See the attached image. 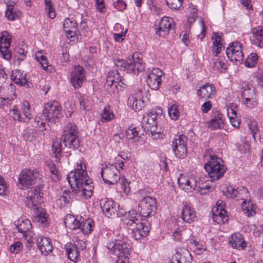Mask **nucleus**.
Instances as JSON below:
<instances>
[{"mask_svg":"<svg viewBox=\"0 0 263 263\" xmlns=\"http://www.w3.org/2000/svg\"><path fill=\"white\" fill-rule=\"evenodd\" d=\"M22 243L20 241H17L10 247V250L13 253H18L22 248Z\"/></svg>","mask_w":263,"mask_h":263,"instance_id":"nucleus-59","label":"nucleus"},{"mask_svg":"<svg viewBox=\"0 0 263 263\" xmlns=\"http://www.w3.org/2000/svg\"><path fill=\"white\" fill-rule=\"evenodd\" d=\"M192 259V256L188 250L178 248L169 263H191Z\"/></svg>","mask_w":263,"mask_h":263,"instance_id":"nucleus-20","label":"nucleus"},{"mask_svg":"<svg viewBox=\"0 0 263 263\" xmlns=\"http://www.w3.org/2000/svg\"><path fill=\"white\" fill-rule=\"evenodd\" d=\"M123 217L124 224L133 227L132 236L135 239L139 240L147 235L149 227L145 225V222L140 214L135 211H130L125 213Z\"/></svg>","mask_w":263,"mask_h":263,"instance_id":"nucleus-2","label":"nucleus"},{"mask_svg":"<svg viewBox=\"0 0 263 263\" xmlns=\"http://www.w3.org/2000/svg\"><path fill=\"white\" fill-rule=\"evenodd\" d=\"M221 124L219 120L212 119L208 123V126L211 129H215L220 128Z\"/></svg>","mask_w":263,"mask_h":263,"instance_id":"nucleus-61","label":"nucleus"},{"mask_svg":"<svg viewBox=\"0 0 263 263\" xmlns=\"http://www.w3.org/2000/svg\"><path fill=\"white\" fill-rule=\"evenodd\" d=\"M62 143L59 140H54L52 143V151L54 154L57 162H60L62 153Z\"/></svg>","mask_w":263,"mask_h":263,"instance_id":"nucleus-43","label":"nucleus"},{"mask_svg":"<svg viewBox=\"0 0 263 263\" xmlns=\"http://www.w3.org/2000/svg\"><path fill=\"white\" fill-rule=\"evenodd\" d=\"M65 249L69 259L74 262H77L79 258V252L78 250V247L76 245L67 243L65 246Z\"/></svg>","mask_w":263,"mask_h":263,"instance_id":"nucleus-33","label":"nucleus"},{"mask_svg":"<svg viewBox=\"0 0 263 263\" xmlns=\"http://www.w3.org/2000/svg\"><path fill=\"white\" fill-rule=\"evenodd\" d=\"M187 138L186 136L180 135L176 136L172 142V149L175 156L183 159L187 155Z\"/></svg>","mask_w":263,"mask_h":263,"instance_id":"nucleus-11","label":"nucleus"},{"mask_svg":"<svg viewBox=\"0 0 263 263\" xmlns=\"http://www.w3.org/2000/svg\"><path fill=\"white\" fill-rule=\"evenodd\" d=\"M162 114L163 111L160 107L152 109L146 117H143L142 121L144 129L149 131L155 138L159 137L160 133L158 131L157 120Z\"/></svg>","mask_w":263,"mask_h":263,"instance_id":"nucleus-5","label":"nucleus"},{"mask_svg":"<svg viewBox=\"0 0 263 263\" xmlns=\"http://www.w3.org/2000/svg\"><path fill=\"white\" fill-rule=\"evenodd\" d=\"M11 36L7 32H2V35L0 37V52L2 57L6 59H11L12 54L9 51Z\"/></svg>","mask_w":263,"mask_h":263,"instance_id":"nucleus-19","label":"nucleus"},{"mask_svg":"<svg viewBox=\"0 0 263 263\" xmlns=\"http://www.w3.org/2000/svg\"><path fill=\"white\" fill-rule=\"evenodd\" d=\"M174 25V20L172 18L163 17L156 25V34L159 36L165 37L168 34Z\"/></svg>","mask_w":263,"mask_h":263,"instance_id":"nucleus-14","label":"nucleus"},{"mask_svg":"<svg viewBox=\"0 0 263 263\" xmlns=\"http://www.w3.org/2000/svg\"><path fill=\"white\" fill-rule=\"evenodd\" d=\"M248 125L253 138L255 139V134L258 132L257 122L255 121H249Z\"/></svg>","mask_w":263,"mask_h":263,"instance_id":"nucleus-56","label":"nucleus"},{"mask_svg":"<svg viewBox=\"0 0 263 263\" xmlns=\"http://www.w3.org/2000/svg\"><path fill=\"white\" fill-rule=\"evenodd\" d=\"M204 168L211 178V181L220 179L223 176L227 169L223 165V161L214 156H210V160L204 164Z\"/></svg>","mask_w":263,"mask_h":263,"instance_id":"nucleus-4","label":"nucleus"},{"mask_svg":"<svg viewBox=\"0 0 263 263\" xmlns=\"http://www.w3.org/2000/svg\"><path fill=\"white\" fill-rule=\"evenodd\" d=\"M83 218L82 217H76L74 215L69 214L65 218L64 224L66 227L69 229L71 230H79Z\"/></svg>","mask_w":263,"mask_h":263,"instance_id":"nucleus-26","label":"nucleus"},{"mask_svg":"<svg viewBox=\"0 0 263 263\" xmlns=\"http://www.w3.org/2000/svg\"><path fill=\"white\" fill-rule=\"evenodd\" d=\"M79 102L81 108L84 110L89 109V102L86 98L83 97H80L79 98Z\"/></svg>","mask_w":263,"mask_h":263,"instance_id":"nucleus-62","label":"nucleus"},{"mask_svg":"<svg viewBox=\"0 0 263 263\" xmlns=\"http://www.w3.org/2000/svg\"><path fill=\"white\" fill-rule=\"evenodd\" d=\"M11 117L12 119L15 121H18V122H23V118L21 116V114L18 110L14 107L12 110H10Z\"/></svg>","mask_w":263,"mask_h":263,"instance_id":"nucleus-58","label":"nucleus"},{"mask_svg":"<svg viewBox=\"0 0 263 263\" xmlns=\"http://www.w3.org/2000/svg\"><path fill=\"white\" fill-rule=\"evenodd\" d=\"M3 97L9 101H13L15 97V86L12 84H6L1 88Z\"/></svg>","mask_w":263,"mask_h":263,"instance_id":"nucleus-36","label":"nucleus"},{"mask_svg":"<svg viewBox=\"0 0 263 263\" xmlns=\"http://www.w3.org/2000/svg\"><path fill=\"white\" fill-rule=\"evenodd\" d=\"M20 11L14 8V5L10 4L7 5V8L5 11V16L10 21H14L21 15Z\"/></svg>","mask_w":263,"mask_h":263,"instance_id":"nucleus-41","label":"nucleus"},{"mask_svg":"<svg viewBox=\"0 0 263 263\" xmlns=\"http://www.w3.org/2000/svg\"><path fill=\"white\" fill-rule=\"evenodd\" d=\"M197 94L200 99H211L216 94L215 87L213 84L206 83L197 89Z\"/></svg>","mask_w":263,"mask_h":263,"instance_id":"nucleus-23","label":"nucleus"},{"mask_svg":"<svg viewBox=\"0 0 263 263\" xmlns=\"http://www.w3.org/2000/svg\"><path fill=\"white\" fill-rule=\"evenodd\" d=\"M101 177L105 183L114 184L120 179V173L117 167L108 163L103 165L101 172Z\"/></svg>","mask_w":263,"mask_h":263,"instance_id":"nucleus-7","label":"nucleus"},{"mask_svg":"<svg viewBox=\"0 0 263 263\" xmlns=\"http://www.w3.org/2000/svg\"><path fill=\"white\" fill-rule=\"evenodd\" d=\"M102 119L105 121H109L111 120L114 118V115L110 109V107L108 106H105L103 112L102 113Z\"/></svg>","mask_w":263,"mask_h":263,"instance_id":"nucleus-51","label":"nucleus"},{"mask_svg":"<svg viewBox=\"0 0 263 263\" xmlns=\"http://www.w3.org/2000/svg\"><path fill=\"white\" fill-rule=\"evenodd\" d=\"M36 137V132L33 129H28L24 134V139L26 141H31L35 139Z\"/></svg>","mask_w":263,"mask_h":263,"instance_id":"nucleus-57","label":"nucleus"},{"mask_svg":"<svg viewBox=\"0 0 263 263\" xmlns=\"http://www.w3.org/2000/svg\"><path fill=\"white\" fill-rule=\"evenodd\" d=\"M212 68L214 70L223 72L227 69V65L221 61H215L213 64Z\"/></svg>","mask_w":263,"mask_h":263,"instance_id":"nucleus-53","label":"nucleus"},{"mask_svg":"<svg viewBox=\"0 0 263 263\" xmlns=\"http://www.w3.org/2000/svg\"><path fill=\"white\" fill-rule=\"evenodd\" d=\"M26 204L31 209L40 208L39 204L43 202V193L41 187L37 185L28 192Z\"/></svg>","mask_w":263,"mask_h":263,"instance_id":"nucleus-9","label":"nucleus"},{"mask_svg":"<svg viewBox=\"0 0 263 263\" xmlns=\"http://www.w3.org/2000/svg\"><path fill=\"white\" fill-rule=\"evenodd\" d=\"M190 243L192 246L195 253L198 255L202 254L205 250L202 245L196 240L191 239Z\"/></svg>","mask_w":263,"mask_h":263,"instance_id":"nucleus-49","label":"nucleus"},{"mask_svg":"<svg viewBox=\"0 0 263 263\" xmlns=\"http://www.w3.org/2000/svg\"><path fill=\"white\" fill-rule=\"evenodd\" d=\"M183 0H166L167 6L172 9H178L182 4Z\"/></svg>","mask_w":263,"mask_h":263,"instance_id":"nucleus-55","label":"nucleus"},{"mask_svg":"<svg viewBox=\"0 0 263 263\" xmlns=\"http://www.w3.org/2000/svg\"><path fill=\"white\" fill-rule=\"evenodd\" d=\"M12 81L17 85L24 86L26 85L29 87L28 81L26 78V73L20 70H13L11 76Z\"/></svg>","mask_w":263,"mask_h":263,"instance_id":"nucleus-32","label":"nucleus"},{"mask_svg":"<svg viewBox=\"0 0 263 263\" xmlns=\"http://www.w3.org/2000/svg\"><path fill=\"white\" fill-rule=\"evenodd\" d=\"M242 88L243 89L242 96L245 100H249L250 99L255 98V89L251 84L247 82H243Z\"/></svg>","mask_w":263,"mask_h":263,"instance_id":"nucleus-39","label":"nucleus"},{"mask_svg":"<svg viewBox=\"0 0 263 263\" xmlns=\"http://www.w3.org/2000/svg\"><path fill=\"white\" fill-rule=\"evenodd\" d=\"M92 224L93 221L92 220L88 219L84 221L83 218L79 230L84 234H89L92 231Z\"/></svg>","mask_w":263,"mask_h":263,"instance_id":"nucleus-45","label":"nucleus"},{"mask_svg":"<svg viewBox=\"0 0 263 263\" xmlns=\"http://www.w3.org/2000/svg\"><path fill=\"white\" fill-rule=\"evenodd\" d=\"M69 193L64 191L56 196L55 201L57 205L62 208L65 206L69 202Z\"/></svg>","mask_w":263,"mask_h":263,"instance_id":"nucleus-40","label":"nucleus"},{"mask_svg":"<svg viewBox=\"0 0 263 263\" xmlns=\"http://www.w3.org/2000/svg\"><path fill=\"white\" fill-rule=\"evenodd\" d=\"M226 54L228 58L232 62L241 63L243 58V54L241 43L236 42L230 44L227 48Z\"/></svg>","mask_w":263,"mask_h":263,"instance_id":"nucleus-13","label":"nucleus"},{"mask_svg":"<svg viewBox=\"0 0 263 263\" xmlns=\"http://www.w3.org/2000/svg\"><path fill=\"white\" fill-rule=\"evenodd\" d=\"M162 74L163 72L159 68H154L149 72L146 83L152 89L157 90L159 88Z\"/></svg>","mask_w":263,"mask_h":263,"instance_id":"nucleus-15","label":"nucleus"},{"mask_svg":"<svg viewBox=\"0 0 263 263\" xmlns=\"http://www.w3.org/2000/svg\"><path fill=\"white\" fill-rule=\"evenodd\" d=\"M62 117V107L59 103L57 101L49 102L44 105L40 125H38V126L40 128H43L42 131L44 130H49L50 129L48 127H50V125L48 124L46 126L44 121L51 122L55 119H60ZM53 122H55L54 121Z\"/></svg>","mask_w":263,"mask_h":263,"instance_id":"nucleus-3","label":"nucleus"},{"mask_svg":"<svg viewBox=\"0 0 263 263\" xmlns=\"http://www.w3.org/2000/svg\"><path fill=\"white\" fill-rule=\"evenodd\" d=\"M96 7L101 12L106 11L104 0H96Z\"/></svg>","mask_w":263,"mask_h":263,"instance_id":"nucleus-64","label":"nucleus"},{"mask_svg":"<svg viewBox=\"0 0 263 263\" xmlns=\"http://www.w3.org/2000/svg\"><path fill=\"white\" fill-rule=\"evenodd\" d=\"M257 60V55L255 53H252L247 58L245 63V66L249 68H252L255 66Z\"/></svg>","mask_w":263,"mask_h":263,"instance_id":"nucleus-48","label":"nucleus"},{"mask_svg":"<svg viewBox=\"0 0 263 263\" xmlns=\"http://www.w3.org/2000/svg\"><path fill=\"white\" fill-rule=\"evenodd\" d=\"M245 198L243 199V201L241 204L242 210L244 214L247 215L248 216H252L255 214V212L253 209V205L250 201H247Z\"/></svg>","mask_w":263,"mask_h":263,"instance_id":"nucleus-46","label":"nucleus"},{"mask_svg":"<svg viewBox=\"0 0 263 263\" xmlns=\"http://www.w3.org/2000/svg\"><path fill=\"white\" fill-rule=\"evenodd\" d=\"M46 11L51 19L55 17V12L51 0H44Z\"/></svg>","mask_w":263,"mask_h":263,"instance_id":"nucleus-47","label":"nucleus"},{"mask_svg":"<svg viewBox=\"0 0 263 263\" xmlns=\"http://www.w3.org/2000/svg\"><path fill=\"white\" fill-rule=\"evenodd\" d=\"M212 40L213 41V53L215 56H217L222 48V35L220 33L215 32L213 34Z\"/></svg>","mask_w":263,"mask_h":263,"instance_id":"nucleus-35","label":"nucleus"},{"mask_svg":"<svg viewBox=\"0 0 263 263\" xmlns=\"http://www.w3.org/2000/svg\"><path fill=\"white\" fill-rule=\"evenodd\" d=\"M189 11L190 14L187 17V22L191 24L195 21L197 17V10L194 6L191 5L189 7Z\"/></svg>","mask_w":263,"mask_h":263,"instance_id":"nucleus-50","label":"nucleus"},{"mask_svg":"<svg viewBox=\"0 0 263 263\" xmlns=\"http://www.w3.org/2000/svg\"><path fill=\"white\" fill-rule=\"evenodd\" d=\"M39 172L35 170L24 169L22 171L18 178L21 189H28L35 183V180L39 178Z\"/></svg>","mask_w":263,"mask_h":263,"instance_id":"nucleus-8","label":"nucleus"},{"mask_svg":"<svg viewBox=\"0 0 263 263\" xmlns=\"http://www.w3.org/2000/svg\"><path fill=\"white\" fill-rule=\"evenodd\" d=\"M35 210V216L34 217V221L39 223L41 226L45 227L49 224L48 216L45 209L41 208L34 209Z\"/></svg>","mask_w":263,"mask_h":263,"instance_id":"nucleus-30","label":"nucleus"},{"mask_svg":"<svg viewBox=\"0 0 263 263\" xmlns=\"http://www.w3.org/2000/svg\"><path fill=\"white\" fill-rule=\"evenodd\" d=\"M100 206L102 212L107 217L120 216L118 212L119 205L112 200L104 198L100 201Z\"/></svg>","mask_w":263,"mask_h":263,"instance_id":"nucleus-12","label":"nucleus"},{"mask_svg":"<svg viewBox=\"0 0 263 263\" xmlns=\"http://www.w3.org/2000/svg\"><path fill=\"white\" fill-rule=\"evenodd\" d=\"M14 225L17 231L22 234V236H27V233L31 232L32 228L30 221L28 219L21 218L15 221Z\"/></svg>","mask_w":263,"mask_h":263,"instance_id":"nucleus-25","label":"nucleus"},{"mask_svg":"<svg viewBox=\"0 0 263 263\" xmlns=\"http://www.w3.org/2000/svg\"><path fill=\"white\" fill-rule=\"evenodd\" d=\"M142 60L139 53L136 52L128 58V73L138 74L139 72L143 70L142 65Z\"/></svg>","mask_w":263,"mask_h":263,"instance_id":"nucleus-16","label":"nucleus"},{"mask_svg":"<svg viewBox=\"0 0 263 263\" xmlns=\"http://www.w3.org/2000/svg\"><path fill=\"white\" fill-rule=\"evenodd\" d=\"M36 244L41 254L44 256L47 255L53 250L51 240L49 238L39 236L36 238Z\"/></svg>","mask_w":263,"mask_h":263,"instance_id":"nucleus-24","label":"nucleus"},{"mask_svg":"<svg viewBox=\"0 0 263 263\" xmlns=\"http://www.w3.org/2000/svg\"><path fill=\"white\" fill-rule=\"evenodd\" d=\"M181 214L182 219L187 223H191L196 220L197 217L194 209L187 204L183 206Z\"/></svg>","mask_w":263,"mask_h":263,"instance_id":"nucleus-28","label":"nucleus"},{"mask_svg":"<svg viewBox=\"0 0 263 263\" xmlns=\"http://www.w3.org/2000/svg\"><path fill=\"white\" fill-rule=\"evenodd\" d=\"M115 65L120 68L121 70H127L128 72V60L125 62L122 59H117L114 61Z\"/></svg>","mask_w":263,"mask_h":263,"instance_id":"nucleus-54","label":"nucleus"},{"mask_svg":"<svg viewBox=\"0 0 263 263\" xmlns=\"http://www.w3.org/2000/svg\"><path fill=\"white\" fill-rule=\"evenodd\" d=\"M108 250L119 258H124L126 259L130 252V248L128 243L119 240H115L108 242Z\"/></svg>","mask_w":263,"mask_h":263,"instance_id":"nucleus-6","label":"nucleus"},{"mask_svg":"<svg viewBox=\"0 0 263 263\" xmlns=\"http://www.w3.org/2000/svg\"><path fill=\"white\" fill-rule=\"evenodd\" d=\"M123 81L118 70H111L108 73L105 85L107 87H111L114 84H118L121 86V84H124Z\"/></svg>","mask_w":263,"mask_h":263,"instance_id":"nucleus-31","label":"nucleus"},{"mask_svg":"<svg viewBox=\"0 0 263 263\" xmlns=\"http://www.w3.org/2000/svg\"><path fill=\"white\" fill-rule=\"evenodd\" d=\"M253 42L254 44L259 47L263 46V25L252 30Z\"/></svg>","mask_w":263,"mask_h":263,"instance_id":"nucleus-37","label":"nucleus"},{"mask_svg":"<svg viewBox=\"0 0 263 263\" xmlns=\"http://www.w3.org/2000/svg\"><path fill=\"white\" fill-rule=\"evenodd\" d=\"M227 212L221 206L218 205L217 211L213 214V219L214 222L218 224L224 223L228 221L226 215Z\"/></svg>","mask_w":263,"mask_h":263,"instance_id":"nucleus-38","label":"nucleus"},{"mask_svg":"<svg viewBox=\"0 0 263 263\" xmlns=\"http://www.w3.org/2000/svg\"><path fill=\"white\" fill-rule=\"evenodd\" d=\"M114 7L119 11H123L126 9V5L122 0H118L114 3Z\"/></svg>","mask_w":263,"mask_h":263,"instance_id":"nucleus-63","label":"nucleus"},{"mask_svg":"<svg viewBox=\"0 0 263 263\" xmlns=\"http://www.w3.org/2000/svg\"><path fill=\"white\" fill-rule=\"evenodd\" d=\"M84 80V68L79 65L75 66L71 72L70 81L73 87L76 89L81 87Z\"/></svg>","mask_w":263,"mask_h":263,"instance_id":"nucleus-18","label":"nucleus"},{"mask_svg":"<svg viewBox=\"0 0 263 263\" xmlns=\"http://www.w3.org/2000/svg\"><path fill=\"white\" fill-rule=\"evenodd\" d=\"M81 162L78 164L75 171L70 172L67 175V180L72 191L85 199L91 197L93 193V185L87 172Z\"/></svg>","mask_w":263,"mask_h":263,"instance_id":"nucleus-1","label":"nucleus"},{"mask_svg":"<svg viewBox=\"0 0 263 263\" xmlns=\"http://www.w3.org/2000/svg\"><path fill=\"white\" fill-rule=\"evenodd\" d=\"M229 243L233 248L239 250H242L246 247V242L243 237L239 233L231 235L229 238Z\"/></svg>","mask_w":263,"mask_h":263,"instance_id":"nucleus-27","label":"nucleus"},{"mask_svg":"<svg viewBox=\"0 0 263 263\" xmlns=\"http://www.w3.org/2000/svg\"><path fill=\"white\" fill-rule=\"evenodd\" d=\"M30 107V104L27 101H25L23 103V106L22 108V110L24 115V117H22L23 122L27 123L32 118V115Z\"/></svg>","mask_w":263,"mask_h":263,"instance_id":"nucleus-42","label":"nucleus"},{"mask_svg":"<svg viewBox=\"0 0 263 263\" xmlns=\"http://www.w3.org/2000/svg\"><path fill=\"white\" fill-rule=\"evenodd\" d=\"M141 208V213L144 217L151 216L156 209V200L155 198L150 197L144 198L139 203Z\"/></svg>","mask_w":263,"mask_h":263,"instance_id":"nucleus-21","label":"nucleus"},{"mask_svg":"<svg viewBox=\"0 0 263 263\" xmlns=\"http://www.w3.org/2000/svg\"><path fill=\"white\" fill-rule=\"evenodd\" d=\"M77 23L73 18H66L63 23L65 32L71 36L74 35L77 29Z\"/></svg>","mask_w":263,"mask_h":263,"instance_id":"nucleus-34","label":"nucleus"},{"mask_svg":"<svg viewBox=\"0 0 263 263\" xmlns=\"http://www.w3.org/2000/svg\"><path fill=\"white\" fill-rule=\"evenodd\" d=\"M141 91H139L128 99V104L135 110H140L144 106Z\"/></svg>","mask_w":263,"mask_h":263,"instance_id":"nucleus-29","label":"nucleus"},{"mask_svg":"<svg viewBox=\"0 0 263 263\" xmlns=\"http://www.w3.org/2000/svg\"><path fill=\"white\" fill-rule=\"evenodd\" d=\"M67 128V130H65L64 134L62 135L65 146L70 148H78L80 145V142L76 125L70 124Z\"/></svg>","mask_w":263,"mask_h":263,"instance_id":"nucleus-10","label":"nucleus"},{"mask_svg":"<svg viewBox=\"0 0 263 263\" xmlns=\"http://www.w3.org/2000/svg\"><path fill=\"white\" fill-rule=\"evenodd\" d=\"M130 183L125 178L122 177L121 180V186L125 193H128L130 191Z\"/></svg>","mask_w":263,"mask_h":263,"instance_id":"nucleus-60","label":"nucleus"},{"mask_svg":"<svg viewBox=\"0 0 263 263\" xmlns=\"http://www.w3.org/2000/svg\"><path fill=\"white\" fill-rule=\"evenodd\" d=\"M138 132L136 130V128L129 127L125 130L124 136L127 140L133 142H135L136 139L138 138Z\"/></svg>","mask_w":263,"mask_h":263,"instance_id":"nucleus-44","label":"nucleus"},{"mask_svg":"<svg viewBox=\"0 0 263 263\" xmlns=\"http://www.w3.org/2000/svg\"><path fill=\"white\" fill-rule=\"evenodd\" d=\"M222 193L228 198L237 197L238 200H243L248 196V190L243 186L235 189L233 186L229 185L227 186L226 191H222Z\"/></svg>","mask_w":263,"mask_h":263,"instance_id":"nucleus-17","label":"nucleus"},{"mask_svg":"<svg viewBox=\"0 0 263 263\" xmlns=\"http://www.w3.org/2000/svg\"><path fill=\"white\" fill-rule=\"evenodd\" d=\"M178 183L182 190L187 192H192L197 186V182L194 178L188 177L182 174H180L178 178Z\"/></svg>","mask_w":263,"mask_h":263,"instance_id":"nucleus-22","label":"nucleus"},{"mask_svg":"<svg viewBox=\"0 0 263 263\" xmlns=\"http://www.w3.org/2000/svg\"><path fill=\"white\" fill-rule=\"evenodd\" d=\"M176 104H173L168 108V112L170 118L173 120H176L179 116V112Z\"/></svg>","mask_w":263,"mask_h":263,"instance_id":"nucleus-52","label":"nucleus"}]
</instances>
